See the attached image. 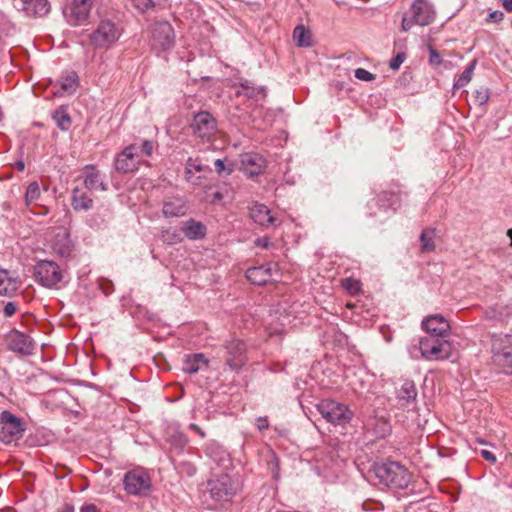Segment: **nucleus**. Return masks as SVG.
Listing matches in <instances>:
<instances>
[{"mask_svg": "<svg viewBox=\"0 0 512 512\" xmlns=\"http://www.w3.org/2000/svg\"><path fill=\"white\" fill-rule=\"evenodd\" d=\"M246 278L252 284L264 285L271 279V268L265 265L249 268Z\"/></svg>", "mask_w": 512, "mask_h": 512, "instance_id": "obj_28", "label": "nucleus"}, {"mask_svg": "<svg viewBox=\"0 0 512 512\" xmlns=\"http://www.w3.org/2000/svg\"><path fill=\"white\" fill-rule=\"evenodd\" d=\"M480 454L486 461H488L492 464L496 463V461H497L496 456L489 450H481Z\"/></svg>", "mask_w": 512, "mask_h": 512, "instance_id": "obj_55", "label": "nucleus"}, {"mask_svg": "<svg viewBox=\"0 0 512 512\" xmlns=\"http://www.w3.org/2000/svg\"><path fill=\"white\" fill-rule=\"evenodd\" d=\"M13 6L27 17H43L51 9L48 0H13Z\"/></svg>", "mask_w": 512, "mask_h": 512, "instance_id": "obj_18", "label": "nucleus"}, {"mask_svg": "<svg viewBox=\"0 0 512 512\" xmlns=\"http://www.w3.org/2000/svg\"><path fill=\"white\" fill-rule=\"evenodd\" d=\"M293 40L299 47L312 46V33L304 25H297L293 30Z\"/></svg>", "mask_w": 512, "mask_h": 512, "instance_id": "obj_31", "label": "nucleus"}, {"mask_svg": "<svg viewBox=\"0 0 512 512\" xmlns=\"http://www.w3.org/2000/svg\"><path fill=\"white\" fill-rule=\"evenodd\" d=\"M20 280L7 270H0V295L12 296L20 287Z\"/></svg>", "mask_w": 512, "mask_h": 512, "instance_id": "obj_26", "label": "nucleus"}, {"mask_svg": "<svg viewBox=\"0 0 512 512\" xmlns=\"http://www.w3.org/2000/svg\"><path fill=\"white\" fill-rule=\"evenodd\" d=\"M78 87V76L75 72L68 74L66 77H63L60 82V88L62 90L61 95L63 94H72L76 91Z\"/></svg>", "mask_w": 512, "mask_h": 512, "instance_id": "obj_36", "label": "nucleus"}, {"mask_svg": "<svg viewBox=\"0 0 512 512\" xmlns=\"http://www.w3.org/2000/svg\"><path fill=\"white\" fill-rule=\"evenodd\" d=\"M435 229L425 228L420 235L421 251L432 252L436 246L434 243Z\"/></svg>", "mask_w": 512, "mask_h": 512, "instance_id": "obj_33", "label": "nucleus"}, {"mask_svg": "<svg viewBox=\"0 0 512 512\" xmlns=\"http://www.w3.org/2000/svg\"><path fill=\"white\" fill-rule=\"evenodd\" d=\"M71 206L76 212H87L93 207V199L77 186L72 190Z\"/></svg>", "mask_w": 512, "mask_h": 512, "instance_id": "obj_24", "label": "nucleus"}, {"mask_svg": "<svg viewBox=\"0 0 512 512\" xmlns=\"http://www.w3.org/2000/svg\"><path fill=\"white\" fill-rule=\"evenodd\" d=\"M141 164L140 154L137 153L135 145H128L120 153L117 154L114 167L120 173H133L138 170Z\"/></svg>", "mask_w": 512, "mask_h": 512, "instance_id": "obj_14", "label": "nucleus"}, {"mask_svg": "<svg viewBox=\"0 0 512 512\" xmlns=\"http://www.w3.org/2000/svg\"><path fill=\"white\" fill-rule=\"evenodd\" d=\"M419 350L428 361H443L451 357L452 344L446 336L427 335L419 340Z\"/></svg>", "mask_w": 512, "mask_h": 512, "instance_id": "obj_2", "label": "nucleus"}, {"mask_svg": "<svg viewBox=\"0 0 512 512\" xmlns=\"http://www.w3.org/2000/svg\"><path fill=\"white\" fill-rule=\"evenodd\" d=\"M476 66V61H472L462 72V74L456 79L454 88L459 89L466 86L472 79V75Z\"/></svg>", "mask_w": 512, "mask_h": 512, "instance_id": "obj_38", "label": "nucleus"}, {"mask_svg": "<svg viewBox=\"0 0 512 512\" xmlns=\"http://www.w3.org/2000/svg\"><path fill=\"white\" fill-rule=\"evenodd\" d=\"M369 477L375 484L391 489H404L411 480L408 470L394 461L375 463L369 472Z\"/></svg>", "mask_w": 512, "mask_h": 512, "instance_id": "obj_1", "label": "nucleus"}, {"mask_svg": "<svg viewBox=\"0 0 512 512\" xmlns=\"http://www.w3.org/2000/svg\"><path fill=\"white\" fill-rule=\"evenodd\" d=\"M225 361L232 370L240 369L247 360L246 345L239 339H231L224 345Z\"/></svg>", "mask_w": 512, "mask_h": 512, "instance_id": "obj_16", "label": "nucleus"}, {"mask_svg": "<svg viewBox=\"0 0 512 512\" xmlns=\"http://www.w3.org/2000/svg\"><path fill=\"white\" fill-rule=\"evenodd\" d=\"M34 277L43 287L53 289L62 281L63 272L56 262L40 260L34 266Z\"/></svg>", "mask_w": 512, "mask_h": 512, "instance_id": "obj_10", "label": "nucleus"}, {"mask_svg": "<svg viewBox=\"0 0 512 512\" xmlns=\"http://www.w3.org/2000/svg\"><path fill=\"white\" fill-rule=\"evenodd\" d=\"M342 287L351 295L357 294L361 289V282L354 278H345L342 280Z\"/></svg>", "mask_w": 512, "mask_h": 512, "instance_id": "obj_40", "label": "nucleus"}, {"mask_svg": "<svg viewBox=\"0 0 512 512\" xmlns=\"http://www.w3.org/2000/svg\"><path fill=\"white\" fill-rule=\"evenodd\" d=\"M123 485L129 495L145 497L152 488V480L145 469L137 467L125 473Z\"/></svg>", "mask_w": 512, "mask_h": 512, "instance_id": "obj_7", "label": "nucleus"}, {"mask_svg": "<svg viewBox=\"0 0 512 512\" xmlns=\"http://www.w3.org/2000/svg\"><path fill=\"white\" fill-rule=\"evenodd\" d=\"M182 230L185 236L190 240L201 239L206 234V227L201 222L195 221L194 219L188 220Z\"/></svg>", "mask_w": 512, "mask_h": 512, "instance_id": "obj_30", "label": "nucleus"}, {"mask_svg": "<svg viewBox=\"0 0 512 512\" xmlns=\"http://www.w3.org/2000/svg\"><path fill=\"white\" fill-rule=\"evenodd\" d=\"M417 397V389L413 381L406 380L397 391V399L401 406L407 407L414 403Z\"/></svg>", "mask_w": 512, "mask_h": 512, "instance_id": "obj_27", "label": "nucleus"}, {"mask_svg": "<svg viewBox=\"0 0 512 512\" xmlns=\"http://www.w3.org/2000/svg\"><path fill=\"white\" fill-rule=\"evenodd\" d=\"M397 202V197L392 193L384 192L379 196V203L381 207L392 208Z\"/></svg>", "mask_w": 512, "mask_h": 512, "instance_id": "obj_43", "label": "nucleus"}, {"mask_svg": "<svg viewBox=\"0 0 512 512\" xmlns=\"http://www.w3.org/2000/svg\"><path fill=\"white\" fill-rule=\"evenodd\" d=\"M430 58L429 61L431 64L439 65L441 63V57L440 54L433 48H430Z\"/></svg>", "mask_w": 512, "mask_h": 512, "instance_id": "obj_53", "label": "nucleus"}, {"mask_svg": "<svg viewBox=\"0 0 512 512\" xmlns=\"http://www.w3.org/2000/svg\"><path fill=\"white\" fill-rule=\"evenodd\" d=\"M240 89L237 91L238 95H244L247 98L255 101L262 100L266 97V91L261 86H256L248 80L239 82Z\"/></svg>", "mask_w": 512, "mask_h": 512, "instance_id": "obj_29", "label": "nucleus"}, {"mask_svg": "<svg viewBox=\"0 0 512 512\" xmlns=\"http://www.w3.org/2000/svg\"><path fill=\"white\" fill-rule=\"evenodd\" d=\"M365 426L368 430H372L377 438H384L390 433L389 422L384 418H374Z\"/></svg>", "mask_w": 512, "mask_h": 512, "instance_id": "obj_32", "label": "nucleus"}, {"mask_svg": "<svg viewBox=\"0 0 512 512\" xmlns=\"http://www.w3.org/2000/svg\"><path fill=\"white\" fill-rule=\"evenodd\" d=\"M256 426L260 432L266 430L269 427V421L267 417H258L256 419Z\"/></svg>", "mask_w": 512, "mask_h": 512, "instance_id": "obj_52", "label": "nucleus"}, {"mask_svg": "<svg viewBox=\"0 0 512 512\" xmlns=\"http://www.w3.org/2000/svg\"><path fill=\"white\" fill-rule=\"evenodd\" d=\"M214 166L219 175H222L223 173L230 175L233 172V169L231 167L227 168L224 161L221 159L215 160Z\"/></svg>", "mask_w": 512, "mask_h": 512, "instance_id": "obj_47", "label": "nucleus"}, {"mask_svg": "<svg viewBox=\"0 0 512 512\" xmlns=\"http://www.w3.org/2000/svg\"><path fill=\"white\" fill-rule=\"evenodd\" d=\"M132 145H135L137 147V150L141 149V154L146 157H150L153 154L156 147L155 142L151 140H142L140 144L133 143Z\"/></svg>", "mask_w": 512, "mask_h": 512, "instance_id": "obj_41", "label": "nucleus"}, {"mask_svg": "<svg viewBox=\"0 0 512 512\" xmlns=\"http://www.w3.org/2000/svg\"><path fill=\"white\" fill-rule=\"evenodd\" d=\"M250 216L255 223L263 227L278 226L280 224L279 219L273 216L269 208L264 204H253L250 207Z\"/></svg>", "mask_w": 512, "mask_h": 512, "instance_id": "obj_20", "label": "nucleus"}, {"mask_svg": "<svg viewBox=\"0 0 512 512\" xmlns=\"http://www.w3.org/2000/svg\"><path fill=\"white\" fill-rule=\"evenodd\" d=\"M53 249L61 257H69L72 253V244L68 235L64 234L61 240H57L53 244Z\"/></svg>", "mask_w": 512, "mask_h": 512, "instance_id": "obj_37", "label": "nucleus"}, {"mask_svg": "<svg viewBox=\"0 0 512 512\" xmlns=\"http://www.w3.org/2000/svg\"><path fill=\"white\" fill-rule=\"evenodd\" d=\"M354 75L358 80L366 82H370L375 79V75L364 68H357L354 72Z\"/></svg>", "mask_w": 512, "mask_h": 512, "instance_id": "obj_46", "label": "nucleus"}, {"mask_svg": "<svg viewBox=\"0 0 512 512\" xmlns=\"http://www.w3.org/2000/svg\"><path fill=\"white\" fill-rule=\"evenodd\" d=\"M405 60V54L404 53H398L395 57H393L390 61L389 67L392 70H397L401 64Z\"/></svg>", "mask_w": 512, "mask_h": 512, "instance_id": "obj_49", "label": "nucleus"}, {"mask_svg": "<svg viewBox=\"0 0 512 512\" xmlns=\"http://www.w3.org/2000/svg\"><path fill=\"white\" fill-rule=\"evenodd\" d=\"M204 452L218 466L226 467V464L230 462L229 453L220 443L214 440L208 441L205 444Z\"/></svg>", "mask_w": 512, "mask_h": 512, "instance_id": "obj_22", "label": "nucleus"}, {"mask_svg": "<svg viewBox=\"0 0 512 512\" xmlns=\"http://www.w3.org/2000/svg\"><path fill=\"white\" fill-rule=\"evenodd\" d=\"M53 120L55 121L56 125L63 131H67L72 124L70 115L63 107H60L54 111Z\"/></svg>", "mask_w": 512, "mask_h": 512, "instance_id": "obj_34", "label": "nucleus"}, {"mask_svg": "<svg viewBox=\"0 0 512 512\" xmlns=\"http://www.w3.org/2000/svg\"><path fill=\"white\" fill-rule=\"evenodd\" d=\"M79 179H82L83 185L89 191H106L108 189L105 175L94 165L84 166Z\"/></svg>", "mask_w": 512, "mask_h": 512, "instance_id": "obj_17", "label": "nucleus"}, {"mask_svg": "<svg viewBox=\"0 0 512 512\" xmlns=\"http://www.w3.org/2000/svg\"><path fill=\"white\" fill-rule=\"evenodd\" d=\"M15 166H16V168H17L19 171H23V170H24V168H25V164H24V162H23V161H17V162L15 163Z\"/></svg>", "mask_w": 512, "mask_h": 512, "instance_id": "obj_62", "label": "nucleus"}, {"mask_svg": "<svg viewBox=\"0 0 512 512\" xmlns=\"http://www.w3.org/2000/svg\"><path fill=\"white\" fill-rule=\"evenodd\" d=\"M149 44L157 53L167 51L174 46L175 33L172 25L167 21H156L149 27Z\"/></svg>", "mask_w": 512, "mask_h": 512, "instance_id": "obj_6", "label": "nucleus"}, {"mask_svg": "<svg viewBox=\"0 0 512 512\" xmlns=\"http://www.w3.org/2000/svg\"><path fill=\"white\" fill-rule=\"evenodd\" d=\"M507 235L509 236V238H510V240H511L510 245L512 246V229H509V230H508Z\"/></svg>", "mask_w": 512, "mask_h": 512, "instance_id": "obj_64", "label": "nucleus"}, {"mask_svg": "<svg viewBox=\"0 0 512 512\" xmlns=\"http://www.w3.org/2000/svg\"><path fill=\"white\" fill-rule=\"evenodd\" d=\"M5 342L9 350L21 355H32L35 349L33 339L16 329L11 330L5 335Z\"/></svg>", "mask_w": 512, "mask_h": 512, "instance_id": "obj_15", "label": "nucleus"}, {"mask_svg": "<svg viewBox=\"0 0 512 512\" xmlns=\"http://www.w3.org/2000/svg\"><path fill=\"white\" fill-rule=\"evenodd\" d=\"M208 365V360L202 353L185 355L182 370L188 374H195Z\"/></svg>", "mask_w": 512, "mask_h": 512, "instance_id": "obj_25", "label": "nucleus"}, {"mask_svg": "<svg viewBox=\"0 0 512 512\" xmlns=\"http://www.w3.org/2000/svg\"><path fill=\"white\" fill-rule=\"evenodd\" d=\"M58 512H74V507L71 504H64Z\"/></svg>", "mask_w": 512, "mask_h": 512, "instance_id": "obj_59", "label": "nucleus"}, {"mask_svg": "<svg viewBox=\"0 0 512 512\" xmlns=\"http://www.w3.org/2000/svg\"><path fill=\"white\" fill-rule=\"evenodd\" d=\"M133 6L141 13H145L155 6L153 0H131Z\"/></svg>", "mask_w": 512, "mask_h": 512, "instance_id": "obj_44", "label": "nucleus"}, {"mask_svg": "<svg viewBox=\"0 0 512 512\" xmlns=\"http://www.w3.org/2000/svg\"><path fill=\"white\" fill-rule=\"evenodd\" d=\"M40 188L37 182H32L28 185L25 193V202L27 205L35 202L40 197Z\"/></svg>", "mask_w": 512, "mask_h": 512, "instance_id": "obj_39", "label": "nucleus"}, {"mask_svg": "<svg viewBox=\"0 0 512 512\" xmlns=\"http://www.w3.org/2000/svg\"><path fill=\"white\" fill-rule=\"evenodd\" d=\"M196 173L193 172V170L191 168H188L185 166V179L187 182L195 185V186H200L202 185V177L201 176H196L195 175Z\"/></svg>", "mask_w": 512, "mask_h": 512, "instance_id": "obj_45", "label": "nucleus"}, {"mask_svg": "<svg viewBox=\"0 0 512 512\" xmlns=\"http://www.w3.org/2000/svg\"><path fill=\"white\" fill-rule=\"evenodd\" d=\"M80 512H100L99 509L94 504H86L84 505Z\"/></svg>", "mask_w": 512, "mask_h": 512, "instance_id": "obj_58", "label": "nucleus"}, {"mask_svg": "<svg viewBox=\"0 0 512 512\" xmlns=\"http://www.w3.org/2000/svg\"><path fill=\"white\" fill-rule=\"evenodd\" d=\"M477 99L481 104H484L488 101L489 95L486 90L477 92Z\"/></svg>", "mask_w": 512, "mask_h": 512, "instance_id": "obj_56", "label": "nucleus"}, {"mask_svg": "<svg viewBox=\"0 0 512 512\" xmlns=\"http://www.w3.org/2000/svg\"><path fill=\"white\" fill-rule=\"evenodd\" d=\"M187 212L186 201L182 197H168L163 202L162 213L165 217H181Z\"/></svg>", "mask_w": 512, "mask_h": 512, "instance_id": "obj_23", "label": "nucleus"}, {"mask_svg": "<svg viewBox=\"0 0 512 512\" xmlns=\"http://www.w3.org/2000/svg\"><path fill=\"white\" fill-rule=\"evenodd\" d=\"M240 170L248 176L261 174L266 168V160L262 155L255 152H247L240 155Z\"/></svg>", "mask_w": 512, "mask_h": 512, "instance_id": "obj_19", "label": "nucleus"}, {"mask_svg": "<svg viewBox=\"0 0 512 512\" xmlns=\"http://www.w3.org/2000/svg\"><path fill=\"white\" fill-rule=\"evenodd\" d=\"M208 491L212 499L228 501L236 493V484L228 474H221L216 479H210L207 483Z\"/></svg>", "mask_w": 512, "mask_h": 512, "instance_id": "obj_13", "label": "nucleus"}, {"mask_svg": "<svg viewBox=\"0 0 512 512\" xmlns=\"http://www.w3.org/2000/svg\"><path fill=\"white\" fill-rule=\"evenodd\" d=\"M256 246H259L263 249H268L270 246H272V243L270 242L268 237L258 238L255 241Z\"/></svg>", "mask_w": 512, "mask_h": 512, "instance_id": "obj_54", "label": "nucleus"}, {"mask_svg": "<svg viewBox=\"0 0 512 512\" xmlns=\"http://www.w3.org/2000/svg\"><path fill=\"white\" fill-rule=\"evenodd\" d=\"M122 35V29L112 20H101L97 28L90 34V43L95 48H109L116 43Z\"/></svg>", "mask_w": 512, "mask_h": 512, "instance_id": "obj_8", "label": "nucleus"}, {"mask_svg": "<svg viewBox=\"0 0 512 512\" xmlns=\"http://www.w3.org/2000/svg\"><path fill=\"white\" fill-rule=\"evenodd\" d=\"M509 315L510 311L506 307L498 304L488 308L485 312L487 319L498 322H503Z\"/></svg>", "mask_w": 512, "mask_h": 512, "instance_id": "obj_35", "label": "nucleus"}, {"mask_svg": "<svg viewBox=\"0 0 512 512\" xmlns=\"http://www.w3.org/2000/svg\"><path fill=\"white\" fill-rule=\"evenodd\" d=\"M316 408L321 416L333 425L345 426L354 416L347 405L332 399L322 400Z\"/></svg>", "mask_w": 512, "mask_h": 512, "instance_id": "obj_5", "label": "nucleus"}, {"mask_svg": "<svg viewBox=\"0 0 512 512\" xmlns=\"http://www.w3.org/2000/svg\"><path fill=\"white\" fill-rule=\"evenodd\" d=\"M17 310V305L14 302H8L4 306L3 312L6 317H11L15 314Z\"/></svg>", "mask_w": 512, "mask_h": 512, "instance_id": "obj_51", "label": "nucleus"}, {"mask_svg": "<svg viewBox=\"0 0 512 512\" xmlns=\"http://www.w3.org/2000/svg\"><path fill=\"white\" fill-rule=\"evenodd\" d=\"M492 360L504 373L512 372V335H493L491 340Z\"/></svg>", "mask_w": 512, "mask_h": 512, "instance_id": "obj_4", "label": "nucleus"}, {"mask_svg": "<svg viewBox=\"0 0 512 512\" xmlns=\"http://www.w3.org/2000/svg\"><path fill=\"white\" fill-rule=\"evenodd\" d=\"M189 429L193 430L196 433H197V431H200V427L197 424H195V423H191L189 425Z\"/></svg>", "mask_w": 512, "mask_h": 512, "instance_id": "obj_63", "label": "nucleus"}, {"mask_svg": "<svg viewBox=\"0 0 512 512\" xmlns=\"http://www.w3.org/2000/svg\"><path fill=\"white\" fill-rule=\"evenodd\" d=\"M184 465L186 466V471H187L188 475L195 474L196 468L192 464H189V463L186 464L185 463Z\"/></svg>", "mask_w": 512, "mask_h": 512, "instance_id": "obj_61", "label": "nucleus"}, {"mask_svg": "<svg viewBox=\"0 0 512 512\" xmlns=\"http://www.w3.org/2000/svg\"><path fill=\"white\" fill-rule=\"evenodd\" d=\"M104 222V219L98 220L97 215H93L91 219L89 220V225L91 227H97L99 228Z\"/></svg>", "mask_w": 512, "mask_h": 512, "instance_id": "obj_57", "label": "nucleus"}, {"mask_svg": "<svg viewBox=\"0 0 512 512\" xmlns=\"http://www.w3.org/2000/svg\"><path fill=\"white\" fill-rule=\"evenodd\" d=\"M190 127L196 138L206 142L214 139L218 132L216 119L207 111H200L196 113L193 116Z\"/></svg>", "mask_w": 512, "mask_h": 512, "instance_id": "obj_11", "label": "nucleus"}, {"mask_svg": "<svg viewBox=\"0 0 512 512\" xmlns=\"http://www.w3.org/2000/svg\"><path fill=\"white\" fill-rule=\"evenodd\" d=\"M504 19V13L502 11H493L487 17V22L498 23Z\"/></svg>", "mask_w": 512, "mask_h": 512, "instance_id": "obj_50", "label": "nucleus"}, {"mask_svg": "<svg viewBox=\"0 0 512 512\" xmlns=\"http://www.w3.org/2000/svg\"><path fill=\"white\" fill-rule=\"evenodd\" d=\"M99 0H71L63 8V16L70 26L89 23L92 8Z\"/></svg>", "mask_w": 512, "mask_h": 512, "instance_id": "obj_9", "label": "nucleus"}, {"mask_svg": "<svg viewBox=\"0 0 512 512\" xmlns=\"http://www.w3.org/2000/svg\"><path fill=\"white\" fill-rule=\"evenodd\" d=\"M185 166L191 168L195 173L211 171L208 166L202 164L199 158H188Z\"/></svg>", "mask_w": 512, "mask_h": 512, "instance_id": "obj_42", "label": "nucleus"}, {"mask_svg": "<svg viewBox=\"0 0 512 512\" xmlns=\"http://www.w3.org/2000/svg\"><path fill=\"white\" fill-rule=\"evenodd\" d=\"M24 426L22 421L10 413L3 411L0 416V440L6 444L22 437Z\"/></svg>", "mask_w": 512, "mask_h": 512, "instance_id": "obj_12", "label": "nucleus"}, {"mask_svg": "<svg viewBox=\"0 0 512 512\" xmlns=\"http://www.w3.org/2000/svg\"><path fill=\"white\" fill-rule=\"evenodd\" d=\"M502 5L507 12H512V0H503Z\"/></svg>", "mask_w": 512, "mask_h": 512, "instance_id": "obj_60", "label": "nucleus"}, {"mask_svg": "<svg viewBox=\"0 0 512 512\" xmlns=\"http://www.w3.org/2000/svg\"><path fill=\"white\" fill-rule=\"evenodd\" d=\"M410 16L402 19V30L409 31L413 25H430L436 17L433 4L428 0H414L410 6Z\"/></svg>", "mask_w": 512, "mask_h": 512, "instance_id": "obj_3", "label": "nucleus"}, {"mask_svg": "<svg viewBox=\"0 0 512 512\" xmlns=\"http://www.w3.org/2000/svg\"><path fill=\"white\" fill-rule=\"evenodd\" d=\"M162 239L164 242H167L168 244H173L180 241L179 235H177L175 232H170L168 230L162 232Z\"/></svg>", "mask_w": 512, "mask_h": 512, "instance_id": "obj_48", "label": "nucleus"}, {"mask_svg": "<svg viewBox=\"0 0 512 512\" xmlns=\"http://www.w3.org/2000/svg\"><path fill=\"white\" fill-rule=\"evenodd\" d=\"M427 335L447 336L450 331L449 322L440 315H431L422 322Z\"/></svg>", "mask_w": 512, "mask_h": 512, "instance_id": "obj_21", "label": "nucleus"}]
</instances>
